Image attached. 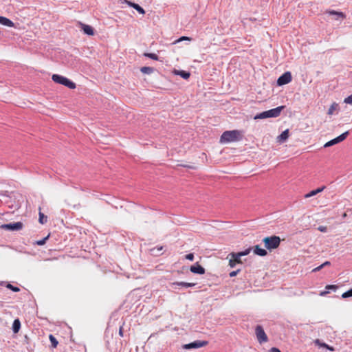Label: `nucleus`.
Wrapping results in <instances>:
<instances>
[{
	"label": "nucleus",
	"instance_id": "f257e3e1",
	"mask_svg": "<svg viewBox=\"0 0 352 352\" xmlns=\"http://www.w3.org/2000/svg\"><path fill=\"white\" fill-rule=\"evenodd\" d=\"M242 139L241 132L239 130L226 131L220 138L221 144L237 142Z\"/></svg>",
	"mask_w": 352,
	"mask_h": 352
},
{
	"label": "nucleus",
	"instance_id": "f03ea898",
	"mask_svg": "<svg viewBox=\"0 0 352 352\" xmlns=\"http://www.w3.org/2000/svg\"><path fill=\"white\" fill-rule=\"evenodd\" d=\"M285 106H280L274 109L260 113L254 116L255 120L265 119L268 118H276L280 115L281 111L284 109Z\"/></svg>",
	"mask_w": 352,
	"mask_h": 352
},
{
	"label": "nucleus",
	"instance_id": "7ed1b4c3",
	"mask_svg": "<svg viewBox=\"0 0 352 352\" xmlns=\"http://www.w3.org/2000/svg\"><path fill=\"white\" fill-rule=\"evenodd\" d=\"M52 80L58 84L63 85L71 89L76 88V84L71 81L69 79L58 74H53L52 76Z\"/></svg>",
	"mask_w": 352,
	"mask_h": 352
},
{
	"label": "nucleus",
	"instance_id": "20e7f679",
	"mask_svg": "<svg viewBox=\"0 0 352 352\" xmlns=\"http://www.w3.org/2000/svg\"><path fill=\"white\" fill-rule=\"evenodd\" d=\"M265 247L267 250H272L277 248L280 243V239L277 236H267L263 239Z\"/></svg>",
	"mask_w": 352,
	"mask_h": 352
},
{
	"label": "nucleus",
	"instance_id": "39448f33",
	"mask_svg": "<svg viewBox=\"0 0 352 352\" xmlns=\"http://www.w3.org/2000/svg\"><path fill=\"white\" fill-rule=\"evenodd\" d=\"M23 224L21 222L10 223L8 224H2L0 228L5 230L17 231L23 228Z\"/></svg>",
	"mask_w": 352,
	"mask_h": 352
},
{
	"label": "nucleus",
	"instance_id": "423d86ee",
	"mask_svg": "<svg viewBox=\"0 0 352 352\" xmlns=\"http://www.w3.org/2000/svg\"><path fill=\"white\" fill-rule=\"evenodd\" d=\"M208 342L205 340H195L191 343L184 344V349H198L208 345Z\"/></svg>",
	"mask_w": 352,
	"mask_h": 352
},
{
	"label": "nucleus",
	"instance_id": "0eeeda50",
	"mask_svg": "<svg viewBox=\"0 0 352 352\" xmlns=\"http://www.w3.org/2000/svg\"><path fill=\"white\" fill-rule=\"evenodd\" d=\"M256 336L258 341L260 343L266 342L267 341V336L265 334L263 327L260 325L256 326L255 329Z\"/></svg>",
	"mask_w": 352,
	"mask_h": 352
},
{
	"label": "nucleus",
	"instance_id": "6e6552de",
	"mask_svg": "<svg viewBox=\"0 0 352 352\" xmlns=\"http://www.w3.org/2000/svg\"><path fill=\"white\" fill-rule=\"evenodd\" d=\"M348 135H349V131H346V132L343 133L338 137L325 143V144L324 145V147H329V146H331L333 145H335L338 143H340V142L344 141Z\"/></svg>",
	"mask_w": 352,
	"mask_h": 352
},
{
	"label": "nucleus",
	"instance_id": "1a4fd4ad",
	"mask_svg": "<svg viewBox=\"0 0 352 352\" xmlns=\"http://www.w3.org/2000/svg\"><path fill=\"white\" fill-rule=\"evenodd\" d=\"M292 80V74L289 72H285L277 80V84L279 86L289 83Z\"/></svg>",
	"mask_w": 352,
	"mask_h": 352
},
{
	"label": "nucleus",
	"instance_id": "9d476101",
	"mask_svg": "<svg viewBox=\"0 0 352 352\" xmlns=\"http://www.w3.org/2000/svg\"><path fill=\"white\" fill-rule=\"evenodd\" d=\"M230 257L229 259V265L230 267H234L236 264H241L242 261L241 259V256L237 255V253L231 252L228 254V258Z\"/></svg>",
	"mask_w": 352,
	"mask_h": 352
},
{
	"label": "nucleus",
	"instance_id": "9b49d317",
	"mask_svg": "<svg viewBox=\"0 0 352 352\" xmlns=\"http://www.w3.org/2000/svg\"><path fill=\"white\" fill-rule=\"evenodd\" d=\"M190 270L191 272L194 274H205V269L200 265L198 263H197L195 265L190 266Z\"/></svg>",
	"mask_w": 352,
	"mask_h": 352
},
{
	"label": "nucleus",
	"instance_id": "f8f14e48",
	"mask_svg": "<svg viewBox=\"0 0 352 352\" xmlns=\"http://www.w3.org/2000/svg\"><path fill=\"white\" fill-rule=\"evenodd\" d=\"M80 25L85 34L90 36L94 34V30L91 26L81 23H80Z\"/></svg>",
	"mask_w": 352,
	"mask_h": 352
},
{
	"label": "nucleus",
	"instance_id": "ddd939ff",
	"mask_svg": "<svg viewBox=\"0 0 352 352\" xmlns=\"http://www.w3.org/2000/svg\"><path fill=\"white\" fill-rule=\"evenodd\" d=\"M289 136V129H286L282 132L280 135L277 137V142L279 143H283L285 142Z\"/></svg>",
	"mask_w": 352,
	"mask_h": 352
},
{
	"label": "nucleus",
	"instance_id": "4468645a",
	"mask_svg": "<svg viewBox=\"0 0 352 352\" xmlns=\"http://www.w3.org/2000/svg\"><path fill=\"white\" fill-rule=\"evenodd\" d=\"M0 24L8 27H14V23L9 19L0 16Z\"/></svg>",
	"mask_w": 352,
	"mask_h": 352
},
{
	"label": "nucleus",
	"instance_id": "2eb2a0df",
	"mask_svg": "<svg viewBox=\"0 0 352 352\" xmlns=\"http://www.w3.org/2000/svg\"><path fill=\"white\" fill-rule=\"evenodd\" d=\"M324 188H325V186H322L321 188H317L316 190H313L311 192H309V193L306 194L305 195V198H309L311 197L316 195L317 194L322 192Z\"/></svg>",
	"mask_w": 352,
	"mask_h": 352
},
{
	"label": "nucleus",
	"instance_id": "dca6fc26",
	"mask_svg": "<svg viewBox=\"0 0 352 352\" xmlns=\"http://www.w3.org/2000/svg\"><path fill=\"white\" fill-rule=\"evenodd\" d=\"M254 253L256 255L264 256L267 254L265 249L261 248L259 245H256L254 248Z\"/></svg>",
	"mask_w": 352,
	"mask_h": 352
},
{
	"label": "nucleus",
	"instance_id": "f3484780",
	"mask_svg": "<svg viewBox=\"0 0 352 352\" xmlns=\"http://www.w3.org/2000/svg\"><path fill=\"white\" fill-rule=\"evenodd\" d=\"M127 3L129 6L135 9L140 14H144L145 13L144 10L141 6H140L138 4L131 2V1H127Z\"/></svg>",
	"mask_w": 352,
	"mask_h": 352
},
{
	"label": "nucleus",
	"instance_id": "a211bd4d",
	"mask_svg": "<svg viewBox=\"0 0 352 352\" xmlns=\"http://www.w3.org/2000/svg\"><path fill=\"white\" fill-rule=\"evenodd\" d=\"M315 344L320 347L326 348L329 351H334L335 349L333 346H330L324 342H321L320 340L317 339L315 340Z\"/></svg>",
	"mask_w": 352,
	"mask_h": 352
},
{
	"label": "nucleus",
	"instance_id": "6ab92c4d",
	"mask_svg": "<svg viewBox=\"0 0 352 352\" xmlns=\"http://www.w3.org/2000/svg\"><path fill=\"white\" fill-rule=\"evenodd\" d=\"M173 285H179L185 287H193L196 285L195 283H186V282H175L172 284Z\"/></svg>",
	"mask_w": 352,
	"mask_h": 352
},
{
	"label": "nucleus",
	"instance_id": "aec40b11",
	"mask_svg": "<svg viewBox=\"0 0 352 352\" xmlns=\"http://www.w3.org/2000/svg\"><path fill=\"white\" fill-rule=\"evenodd\" d=\"M328 13L329 14L337 16L336 19H338L339 18H341V19H344L346 17L345 14L343 12H337V11H335V10H331V11H329Z\"/></svg>",
	"mask_w": 352,
	"mask_h": 352
},
{
	"label": "nucleus",
	"instance_id": "412c9836",
	"mask_svg": "<svg viewBox=\"0 0 352 352\" xmlns=\"http://www.w3.org/2000/svg\"><path fill=\"white\" fill-rule=\"evenodd\" d=\"M21 327V322L19 319L14 320L12 324V330L14 333H18Z\"/></svg>",
	"mask_w": 352,
	"mask_h": 352
},
{
	"label": "nucleus",
	"instance_id": "4be33fe9",
	"mask_svg": "<svg viewBox=\"0 0 352 352\" xmlns=\"http://www.w3.org/2000/svg\"><path fill=\"white\" fill-rule=\"evenodd\" d=\"M175 73L177 75H179L181 77H182L184 79H188L189 78L190 74L189 72H187L186 71L182 70V71H175Z\"/></svg>",
	"mask_w": 352,
	"mask_h": 352
},
{
	"label": "nucleus",
	"instance_id": "5701e85b",
	"mask_svg": "<svg viewBox=\"0 0 352 352\" xmlns=\"http://www.w3.org/2000/svg\"><path fill=\"white\" fill-rule=\"evenodd\" d=\"M140 71L143 74H151L153 72L154 69L153 67H142L140 68Z\"/></svg>",
	"mask_w": 352,
	"mask_h": 352
},
{
	"label": "nucleus",
	"instance_id": "b1692460",
	"mask_svg": "<svg viewBox=\"0 0 352 352\" xmlns=\"http://www.w3.org/2000/svg\"><path fill=\"white\" fill-rule=\"evenodd\" d=\"M47 217L45 216L43 213H42L41 211L39 212V219L38 221L41 224H44L47 222Z\"/></svg>",
	"mask_w": 352,
	"mask_h": 352
},
{
	"label": "nucleus",
	"instance_id": "393cba45",
	"mask_svg": "<svg viewBox=\"0 0 352 352\" xmlns=\"http://www.w3.org/2000/svg\"><path fill=\"white\" fill-rule=\"evenodd\" d=\"M49 339L51 342L52 346L54 348H56L57 346L58 342L57 340L55 338V337L52 335H50Z\"/></svg>",
	"mask_w": 352,
	"mask_h": 352
},
{
	"label": "nucleus",
	"instance_id": "a878e982",
	"mask_svg": "<svg viewBox=\"0 0 352 352\" xmlns=\"http://www.w3.org/2000/svg\"><path fill=\"white\" fill-rule=\"evenodd\" d=\"M144 56H146V57H148L153 60H158V56L157 54H153V53H144Z\"/></svg>",
	"mask_w": 352,
	"mask_h": 352
},
{
	"label": "nucleus",
	"instance_id": "bb28decb",
	"mask_svg": "<svg viewBox=\"0 0 352 352\" xmlns=\"http://www.w3.org/2000/svg\"><path fill=\"white\" fill-rule=\"evenodd\" d=\"M337 106H338V104L336 103L332 104L328 110V114L332 115L334 111L336 110Z\"/></svg>",
	"mask_w": 352,
	"mask_h": 352
},
{
	"label": "nucleus",
	"instance_id": "cd10ccee",
	"mask_svg": "<svg viewBox=\"0 0 352 352\" xmlns=\"http://www.w3.org/2000/svg\"><path fill=\"white\" fill-rule=\"evenodd\" d=\"M250 251H251V248H248L245 251L237 252V255L241 257L243 256L249 254Z\"/></svg>",
	"mask_w": 352,
	"mask_h": 352
},
{
	"label": "nucleus",
	"instance_id": "c85d7f7f",
	"mask_svg": "<svg viewBox=\"0 0 352 352\" xmlns=\"http://www.w3.org/2000/svg\"><path fill=\"white\" fill-rule=\"evenodd\" d=\"M6 287H7V288H8L15 292H18L20 291V289L18 287H15L10 283H8Z\"/></svg>",
	"mask_w": 352,
	"mask_h": 352
},
{
	"label": "nucleus",
	"instance_id": "c756f323",
	"mask_svg": "<svg viewBox=\"0 0 352 352\" xmlns=\"http://www.w3.org/2000/svg\"><path fill=\"white\" fill-rule=\"evenodd\" d=\"M352 296V289L342 294V297L346 298Z\"/></svg>",
	"mask_w": 352,
	"mask_h": 352
},
{
	"label": "nucleus",
	"instance_id": "7c9ffc66",
	"mask_svg": "<svg viewBox=\"0 0 352 352\" xmlns=\"http://www.w3.org/2000/svg\"><path fill=\"white\" fill-rule=\"evenodd\" d=\"M191 38L190 37H188V36H182L180 37L179 39H177V41H175L174 42V43H179L180 41H191Z\"/></svg>",
	"mask_w": 352,
	"mask_h": 352
},
{
	"label": "nucleus",
	"instance_id": "2f4dec72",
	"mask_svg": "<svg viewBox=\"0 0 352 352\" xmlns=\"http://www.w3.org/2000/svg\"><path fill=\"white\" fill-rule=\"evenodd\" d=\"M344 102L352 105V94L344 100Z\"/></svg>",
	"mask_w": 352,
	"mask_h": 352
},
{
	"label": "nucleus",
	"instance_id": "473e14b6",
	"mask_svg": "<svg viewBox=\"0 0 352 352\" xmlns=\"http://www.w3.org/2000/svg\"><path fill=\"white\" fill-rule=\"evenodd\" d=\"M48 237H49V236H47V237H45V238L43 239L42 240L38 241L36 242V243H37L38 245H44V244L45 243L46 240L48 239Z\"/></svg>",
	"mask_w": 352,
	"mask_h": 352
},
{
	"label": "nucleus",
	"instance_id": "72a5a7b5",
	"mask_svg": "<svg viewBox=\"0 0 352 352\" xmlns=\"http://www.w3.org/2000/svg\"><path fill=\"white\" fill-rule=\"evenodd\" d=\"M185 258L189 261L194 260V254L192 253L188 254L185 256Z\"/></svg>",
	"mask_w": 352,
	"mask_h": 352
},
{
	"label": "nucleus",
	"instance_id": "f704fd0d",
	"mask_svg": "<svg viewBox=\"0 0 352 352\" xmlns=\"http://www.w3.org/2000/svg\"><path fill=\"white\" fill-rule=\"evenodd\" d=\"M239 272H240V270H237L236 271H232L230 273L229 275L230 277H234V276H236Z\"/></svg>",
	"mask_w": 352,
	"mask_h": 352
},
{
	"label": "nucleus",
	"instance_id": "c9c22d12",
	"mask_svg": "<svg viewBox=\"0 0 352 352\" xmlns=\"http://www.w3.org/2000/svg\"><path fill=\"white\" fill-rule=\"evenodd\" d=\"M325 288L327 289H336L337 286L334 285H327Z\"/></svg>",
	"mask_w": 352,
	"mask_h": 352
},
{
	"label": "nucleus",
	"instance_id": "e433bc0d",
	"mask_svg": "<svg viewBox=\"0 0 352 352\" xmlns=\"http://www.w3.org/2000/svg\"><path fill=\"white\" fill-rule=\"evenodd\" d=\"M318 230L320 232H325L327 230V228L326 226H321L318 228Z\"/></svg>",
	"mask_w": 352,
	"mask_h": 352
},
{
	"label": "nucleus",
	"instance_id": "4c0bfd02",
	"mask_svg": "<svg viewBox=\"0 0 352 352\" xmlns=\"http://www.w3.org/2000/svg\"><path fill=\"white\" fill-rule=\"evenodd\" d=\"M323 267H324V265H320V266H318V267H317L314 268V269L313 270V272H318V271H320L321 269H322V268H323Z\"/></svg>",
	"mask_w": 352,
	"mask_h": 352
},
{
	"label": "nucleus",
	"instance_id": "58836bf2",
	"mask_svg": "<svg viewBox=\"0 0 352 352\" xmlns=\"http://www.w3.org/2000/svg\"><path fill=\"white\" fill-rule=\"evenodd\" d=\"M270 352H281L278 348H276V347H272L270 350Z\"/></svg>",
	"mask_w": 352,
	"mask_h": 352
},
{
	"label": "nucleus",
	"instance_id": "ea45409f",
	"mask_svg": "<svg viewBox=\"0 0 352 352\" xmlns=\"http://www.w3.org/2000/svg\"><path fill=\"white\" fill-rule=\"evenodd\" d=\"M119 335H120L121 337H123V327H120V329H119Z\"/></svg>",
	"mask_w": 352,
	"mask_h": 352
},
{
	"label": "nucleus",
	"instance_id": "a19ab883",
	"mask_svg": "<svg viewBox=\"0 0 352 352\" xmlns=\"http://www.w3.org/2000/svg\"><path fill=\"white\" fill-rule=\"evenodd\" d=\"M329 292L328 291H324V292H320V296H324L326 295L327 294H328Z\"/></svg>",
	"mask_w": 352,
	"mask_h": 352
},
{
	"label": "nucleus",
	"instance_id": "79ce46f5",
	"mask_svg": "<svg viewBox=\"0 0 352 352\" xmlns=\"http://www.w3.org/2000/svg\"><path fill=\"white\" fill-rule=\"evenodd\" d=\"M322 265H324V266L329 265H330V262H329V261H326V262H324Z\"/></svg>",
	"mask_w": 352,
	"mask_h": 352
}]
</instances>
